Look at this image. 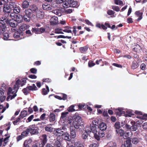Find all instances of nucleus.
<instances>
[{
  "label": "nucleus",
  "instance_id": "1",
  "mask_svg": "<svg viewBox=\"0 0 147 147\" xmlns=\"http://www.w3.org/2000/svg\"><path fill=\"white\" fill-rule=\"evenodd\" d=\"M82 118L80 115L77 113H76L74 115V132L76 135V132L80 133L82 131L83 124H81L82 122ZM75 134H74V135Z\"/></svg>",
  "mask_w": 147,
  "mask_h": 147
},
{
  "label": "nucleus",
  "instance_id": "2",
  "mask_svg": "<svg viewBox=\"0 0 147 147\" xmlns=\"http://www.w3.org/2000/svg\"><path fill=\"white\" fill-rule=\"evenodd\" d=\"M54 134L58 136H63L65 140L69 142V143H67L69 145L70 144V141L71 140V137L69 136V134L66 132L65 128L63 127L62 128H56L54 131Z\"/></svg>",
  "mask_w": 147,
  "mask_h": 147
},
{
  "label": "nucleus",
  "instance_id": "3",
  "mask_svg": "<svg viewBox=\"0 0 147 147\" xmlns=\"http://www.w3.org/2000/svg\"><path fill=\"white\" fill-rule=\"evenodd\" d=\"M98 127L99 130L98 131V134H94V137L97 140L99 141L100 138L105 136V131L107 128V125L105 123L102 122L99 124Z\"/></svg>",
  "mask_w": 147,
  "mask_h": 147
},
{
  "label": "nucleus",
  "instance_id": "4",
  "mask_svg": "<svg viewBox=\"0 0 147 147\" xmlns=\"http://www.w3.org/2000/svg\"><path fill=\"white\" fill-rule=\"evenodd\" d=\"M5 16L6 17L2 16L0 18V35L3 34L5 31L6 25L8 24L9 18H7L6 15Z\"/></svg>",
  "mask_w": 147,
  "mask_h": 147
},
{
  "label": "nucleus",
  "instance_id": "5",
  "mask_svg": "<svg viewBox=\"0 0 147 147\" xmlns=\"http://www.w3.org/2000/svg\"><path fill=\"white\" fill-rule=\"evenodd\" d=\"M18 88L16 86V85H14L13 89L11 87H9L7 91V94L8 96L7 98V100L8 101L10 100H12L16 97L17 94H16Z\"/></svg>",
  "mask_w": 147,
  "mask_h": 147
},
{
  "label": "nucleus",
  "instance_id": "6",
  "mask_svg": "<svg viewBox=\"0 0 147 147\" xmlns=\"http://www.w3.org/2000/svg\"><path fill=\"white\" fill-rule=\"evenodd\" d=\"M96 26L99 28L105 30H106L107 28V27L110 28L112 29H114L115 27V25H113L111 27L110 24L107 22H105L104 24L99 23H97L96 25Z\"/></svg>",
  "mask_w": 147,
  "mask_h": 147
},
{
  "label": "nucleus",
  "instance_id": "7",
  "mask_svg": "<svg viewBox=\"0 0 147 147\" xmlns=\"http://www.w3.org/2000/svg\"><path fill=\"white\" fill-rule=\"evenodd\" d=\"M13 2H9L7 4L4 5L3 7V12H4L5 14L8 15L11 13L12 9Z\"/></svg>",
  "mask_w": 147,
  "mask_h": 147
},
{
  "label": "nucleus",
  "instance_id": "8",
  "mask_svg": "<svg viewBox=\"0 0 147 147\" xmlns=\"http://www.w3.org/2000/svg\"><path fill=\"white\" fill-rule=\"evenodd\" d=\"M29 133L32 135H37L38 133V128L36 127L35 125H30L28 128Z\"/></svg>",
  "mask_w": 147,
  "mask_h": 147
},
{
  "label": "nucleus",
  "instance_id": "9",
  "mask_svg": "<svg viewBox=\"0 0 147 147\" xmlns=\"http://www.w3.org/2000/svg\"><path fill=\"white\" fill-rule=\"evenodd\" d=\"M45 29L43 27L40 28H32L31 31L32 32L36 34H40L43 33L45 31Z\"/></svg>",
  "mask_w": 147,
  "mask_h": 147
},
{
  "label": "nucleus",
  "instance_id": "10",
  "mask_svg": "<svg viewBox=\"0 0 147 147\" xmlns=\"http://www.w3.org/2000/svg\"><path fill=\"white\" fill-rule=\"evenodd\" d=\"M23 32L20 30H17L13 34V37L15 38L22 39L23 35Z\"/></svg>",
  "mask_w": 147,
  "mask_h": 147
},
{
  "label": "nucleus",
  "instance_id": "11",
  "mask_svg": "<svg viewBox=\"0 0 147 147\" xmlns=\"http://www.w3.org/2000/svg\"><path fill=\"white\" fill-rule=\"evenodd\" d=\"M74 116H73L72 117L70 116L68 118V121L67 122L68 123H69L70 124V125L71 126L70 127V129L71 131V134H72L73 133H72L71 132H73L74 131V129L73 128V125H74Z\"/></svg>",
  "mask_w": 147,
  "mask_h": 147
},
{
  "label": "nucleus",
  "instance_id": "12",
  "mask_svg": "<svg viewBox=\"0 0 147 147\" xmlns=\"http://www.w3.org/2000/svg\"><path fill=\"white\" fill-rule=\"evenodd\" d=\"M12 9V10H13V12L15 13L18 14L20 11V8L19 6L16 5V3L13 2Z\"/></svg>",
  "mask_w": 147,
  "mask_h": 147
},
{
  "label": "nucleus",
  "instance_id": "13",
  "mask_svg": "<svg viewBox=\"0 0 147 147\" xmlns=\"http://www.w3.org/2000/svg\"><path fill=\"white\" fill-rule=\"evenodd\" d=\"M96 126L94 125L93 124H90V127L87 126V127H88V129H89V132H92L94 134V135L96 134H98V132L96 130Z\"/></svg>",
  "mask_w": 147,
  "mask_h": 147
},
{
  "label": "nucleus",
  "instance_id": "14",
  "mask_svg": "<svg viewBox=\"0 0 147 147\" xmlns=\"http://www.w3.org/2000/svg\"><path fill=\"white\" fill-rule=\"evenodd\" d=\"M132 46L131 48L135 52L139 53L142 50V48L138 44L136 43Z\"/></svg>",
  "mask_w": 147,
  "mask_h": 147
},
{
  "label": "nucleus",
  "instance_id": "15",
  "mask_svg": "<svg viewBox=\"0 0 147 147\" xmlns=\"http://www.w3.org/2000/svg\"><path fill=\"white\" fill-rule=\"evenodd\" d=\"M17 23L15 20H9L8 24L11 27L15 28L17 26Z\"/></svg>",
  "mask_w": 147,
  "mask_h": 147
},
{
  "label": "nucleus",
  "instance_id": "16",
  "mask_svg": "<svg viewBox=\"0 0 147 147\" xmlns=\"http://www.w3.org/2000/svg\"><path fill=\"white\" fill-rule=\"evenodd\" d=\"M132 144L131 143V140L129 139L125 141L124 144H122L121 147H132Z\"/></svg>",
  "mask_w": 147,
  "mask_h": 147
},
{
  "label": "nucleus",
  "instance_id": "17",
  "mask_svg": "<svg viewBox=\"0 0 147 147\" xmlns=\"http://www.w3.org/2000/svg\"><path fill=\"white\" fill-rule=\"evenodd\" d=\"M142 140L141 138L135 137L132 138L131 141L133 144L136 145L138 144Z\"/></svg>",
  "mask_w": 147,
  "mask_h": 147
},
{
  "label": "nucleus",
  "instance_id": "18",
  "mask_svg": "<svg viewBox=\"0 0 147 147\" xmlns=\"http://www.w3.org/2000/svg\"><path fill=\"white\" fill-rule=\"evenodd\" d=\"M58 18L55 16L52 17L51 19L50 23L51 25H56L58 22Z\"/></svg>",
  "mask_w": 147,
  "mask_h": 147
},
{
  "label": "nucleus",
  "instance_id": "19",
  "mask_svg": "<svg viewBox=\"0 0 147 147\" xmlns=\"http://www.w3.org/2000/svg\"><path fill=\"white\" fill-rule=\"evenodd\" d=\"M131 131H136L137 128V125L136 122L134 121H131Z\"/></svg>",
  "mask_w": 147,
  "mask_h": 147
},
{
  "label": "nucleus",
  "instance_id": "20",
  "mask_svg": "<svg viewBox=\"0 0 147 147\" xmlns=\"http://www.w3.org/2000/svg\"><path fill=\"white\" fill-rule=\"evenodd\" d=\"M15 20L17 23H20L23 22V16L20 14L16 15V16Z\"/></svg>",
  "mask_w": 147,
  "mask_h": 147
},
{
  "label": "nucleus",
  "instance_id": "21",
  "mask_svg": "<svg viewBox=\"0 0 147 147\" xmlns=\"http://www.w3.org/2000/svg\"><path fill=\"white\" fill-rule=\"evenodd\" d=\"M43 9L46 11H49L52 9V6L49 4L45 3L42 5Z\"/></svg>",
  "mask_w": 147,
  "mask_h": 147
},
{
  "label": "nucleus",
  "instance_id": "22",
  "mask_svg": "<svg viewBox=\"0 0 147 147\" xmlns=\"http://www.w3.org/2000/svg\"><path fill=\"white\" fill-rule=\"evenodd\" d=\"M88 127H86L85 132L82 135V137L84 139H86L88 136V133L89 132V129H88Z\"/></svg>",
  "mask_w": 147,
  "mask_h": 147
},
{
  "label": "nucleus",
  "instance_id": "23",
  "mask_svg": "<svg viewBox=\"0 0 147 147\" xmlns=\"http://www.w3.org/2000/svg\"><path fill=\"white\" fill-rule=\"evenodd\" d=\"M29 26L25 24H22L19 27V30H20L23 32L27 28H29Z\"/></svg>",
  "mask_w": 147,
  "mask_h": 147
},
{
  "label": "nucleus",
  "instance_id": "24",
  "mask_svg": "<svg viewBox=\"0 0 147 147\" xmlns=\"http://www.w3.org/2000/svg\"><path fill=\"white\" fill-rule=\"evenodd\" d=\"M116 134L118 136H119L121 137H123L124 134V131L121 129H116L115 130Z\"/></svg>",
  "mask_w": 147,
  "mask_h": 147
},
{
  "label": "nucleus",
  "instance_id": "25",
  "mask_svg": "<svg viewBox=\"0 0 147 147\" xmlns=\"http://www.w3.org/2000/svg\"><path fill=\"white\" fill-rule=\"evenodd\" d=\"M88 46L86 45L85 46L80 47L79 48L80 52L82 53H86L88 49Z\"/></svg>",
  "mask_w": 147,
  "mask_h": 147
},
{
  "label": "nucleus",
  "instance_id": "26",
  "mask_svg": "<svg viewBox=\"0 0 147 147\" xmlns=\"http://www.w3.org/2000/svg\"><path fill=\"white\" fill-rule=\"evenodd\" d=\"M135 14L138 17H139L137 20V21H140L142 19L143 13L140 12V11H136L135 12Z\"/></svg>",
  "mask_w": 147,
  "mask_h": 147
},
{
  "label": "nucleus",
  "instance_id": "27",
  "mask_svg": "<svg viewBox=\"0 0 147 147\" xmlns=\"http://www.w3.org/2000/svg\"><path fill=\"white\" fill-rule=\"evenodd\" d=\"M87 106L88 105L84 104H82L81 105L79 104L78 105V109L76 110L74 109V111H77L78 109L79 110H81L82 109H86L87 108Z\"/></svg>",
  "mask_w": 147,
  "mask_h": 147
},
{
  "label": "nucleus",
  "instance_id": "28",
  "mask_svg": "<svg viewBox=\"0 0 147 147\" xmlns=\"http://www.w3.org/2000/svg\"><path fill=\"white\" fill-rule=\"evenodd\" d=\"M115 113L117 115L121 116L122 114V109L121 108H119L118 109H115L114 110Z\"/></svg>",
  "mask_w": 147,
  "mask_h": 147
},
{
  "label": "nucleus",
  "instance_id": "29",
  "mask_svg": "<svg viewBox=\"0 0 147 147\" xmlns=\"http://www.w3.org/2000/svg\"><path fill=\"white\" fill-rule=\"evenodd\" d=\"M71 28L70 27L66 26L63 28V29H62V31L64 32L68 33H71Z\"/></svg>",
  "mask_w": 147,
  "mask_h": 147
},
{
  "label": "nucleus",
  "instance_id": "30",
  "mask_svg": "<svg viewBox=\"0 0 147 147\" xmlns=\"http://www.w3.org/2000/svg\"><path fill=\"white\" fill-rule=\"evenodd\" d=\"M53 12L59 16H61L62 11L61 9H56L53 11Z\"/></svg>",
  "mask_w": 147,
  "mask_h": 147
},
{
  "label": "nucleus",
  "instance_id": "31",
  "mask_svg": "<svg viewBox=\"0 0 147 147\" xmlns=\"http://www.w3.org/2000/svg\"><path fill=\"white\" fill-rule=\"evenodd\" d=\"M36 15L38 18L41 19L44 16V13L42 11H38L36 13Z\"/></svg>",
  "mask_w": 147,
  "mask_h": 147
},
{
  "label": "nucleus",
  "instance_id": "32",
  "mask_svg": "<svg viewBox=\"0 0 147 147\" xmlns=\"http://www.w3.org/2000/svg\"><path fill=\"white\" fill-rule=\"evenodd\" d=\"M138 65L137 62L136 61H133L131 64V68L132 69H135L138 67Z\"/></svg>",
  "mask_w": 147,
  "mask_h": 147
},
{
  "label": "nucleus",
  "instance_id": "33",
  "mask_svg": "<svg viewBox=\"0 0 147 147\" xmlns=\"http://www.w3.org/2000/svg\"><path fill=\"white\" fill-rule=\"evenodd\" d=\"M47 136L46 134H43L41 136L42 138L41 139V141L46 144L47 140Z\"/></svg>",
  "mask_w": 147,
  "mask_h": 147
},
{
  "label": "nucleus",
  "instance_id": "34",
  "mask_svg": "<svg viewBox=\"0 0 147 147\" xmlns=\"http://www.w3.org/2000/svg\"><path fill=\"white\" fill-rule=\"evenodd\" d=\"M28 88L30 91L36 90L37 88L34 84H33L32 86H28Z\"/></svg>",
  "mask_w": 147,
  "mask_h": 147
},
{
  "label": "nucleus",
  "instance_id": "35",
  "mask_svg": "<svg viewBox=\"0 0 147 147\" xmlns=\"http://www.w3.org/2000/svg\"><path fill=\"white\" fill-rule=\"evenodd\" d=\"M45 130L48 132H51L53 131V128L50 125H48L46 126L45 128Z\"/></svg>",
  "mask_w": 147,
  "mask_h": 147
},
{
  "label": "nucleus",
  "instance_id": "36",
  "mask_svg": "<svg viewBox=\"0 0 147 147\" xmlns=\"http://www.w3.org/2000/svg\"><path fill=\"white\" fill-rule=\"evenodd\" d=\"M22 6L24 9L27 8L29 6V2L27 1H24L22 3Z\"/></svg>",
  "mask_w": 147,
  "mask_h": 147
},
{
  "label": "nucleus",
  "instance_id": "37",
  "mask_svg": "<svg viewBox=\"0 0 147 147\" xmlns=\"http://www.w3.org/2000/svg\"><path fill=\"white\" fill-rule=\"evenodd\" d=\"M27 114V111L26 110H23L21 112L19 116L21 118H23L26 116Z\"/></svg>",
  "mask_w": 147,
  "mask_h": 147
},
{
  "label": "nucleus",
  "instance_id": "38",
  "mask_svg": "<svg viewBox=\"0 0 147 147\" xmlns=\"http://www.w3.org/2000/svg\"><path fill=\"white\" fill-rule=\"evenodd\" d=\"M24 12L25 13V15H27L30 17H31L32 14L33 13L31 11V10L29 9H25Z\"/></svg>",
  "mask_w": 147,
  "mask_h": 147
},
{
  "label": "nucleus",
  "instance_id": "39",
  "mask_svg": "<svg viewBox=\"0 0 147 147\" xmlns=\"http://www.w3.org/2000/svg\"><path fill=\"white\" fill-rule=\"evenodd\" d=\"M49 121L50 122L54 121L55 119V115L53 113H51L49 115Z\"/></svg>",
  "mask_w": 147,
  "mask_h": 147
},
{
  "label": "nucleus",
  "instance_id": "40",
  "mask_svg": "<svg viewBox=\"0 0 147 147\" xmlns=\"http://www.w3.org/2000/svg\"><path fill=\"white\" fill-rule=\"evenodd\" d=\"M14 12L13 13L11 12V13H9V15L7 14L6 16L7 17H9L10 18H11L12 19L11 20H15L16 16V14Z\"/></svg>",
  "mask_w": 147,
  "mask_h": 147
},
{
  "label": "nucleus",
  "instance_id": "41",
  "mask_svg": "<svg viewBox=\"0 0 147 147\" xmlns=\"http://www.w3.org/2000/svg\"><path fill=\"white\" fill-rule=\"evenodd\" d=\"M38 8L35 5H31L30 8L29 9L31 10V11L33 13L35 12L37 9Z\"/></svg>",
  "mask_w": 147,
  "mask_h": 147
},
{
  "label": "nucleus",
  "instance_id": "42",
  "mask_svg": "<svg viewBox=\"0 0 147 147\" xmlns=\"http://www.w3.org/2000/svg\"><path fill=\"white\" fill-rule=\"evenodd\" d=\"M31 18V17L25 15L23 16V20L25 22H30Z\"/></svg>",
  "mask_w": 147,
  "mask_h": 147
},
{
  "label": "nucleus",
  "instance_id": "43",
  "mask_svg": "<svg viewBox=\"0 0 147 147\" xmlns=\"http://www.w3.org/2000/svg\"><path fill=\"white\" fill-rule=\"evenodd\" d=\"M74 147H84V146L80 142H78L74 144Z\"/></svg>",
  "mask_w": 147,
  "mask_h": 147
},
{
  "label": "nucleus",
  "instance_id": "44",
  "mask_svg": "<svg viewBox=\"0 0 147 147\" xmlns=\"http://www.w3.org/2000/svg\"><path fill=\"white\" fill-rule=\"evenodd\" d=\"M29 131L28 130V128L26 129V130L24 131L21 134V135L24 138L25 137L27 136L29 134Z\"/></svg>",
  "mask_w": 147,
  "mask_h": 147
},
{
  "label": "nucleus",
  "instance_id": "45",
  "mask_svg": "<svg viewBox=\"0 0 147 147\" xmlns=\"http://www.w3.org/2000/svg\"><path fill=\"white\" fill-rule=\"evenodd\" d=\"M1 35H3V38L4 40H10L9 39L8 40V38L9 37V34L7 33H4L3 34H1Z\"/></svg>",
  "mask_w": 147,
  "mask_h": 147
},
{
  "label": "nucleus",
  "instance_id": "46",
  "mask_svg": "<svg viewBox=\"0 0 147 147\" xmlns=\"http://www.w3.org/2000/svg\"><path fill=\"white\" fill-rule=\"evenodd\" d=\"M55 145L56 146V147H60L61 146V143L58 140V138H57L56 140H55L54 142Z\"/></svg>",
  "mask_w": 147,
  "mask_h": 147
},
{
  "label": "nucleus",
  "instance_id": "47",
  "mask_svg": "<svg viewBox=\"0 0 147 147\" xmlns=\"http://www.w3.org/2000/svg\"><path fill=\"white\" fill-rule=\"evenodd\" d=\"M114 127L116 129H118L121 127L120 123L119 122H117L114 125Z\"/></svg>",
  "mask_w": 147,
  "mask_h": 147
},
{
  "label": "nucleus",
  "instance_id": "48",
  "mask_svg": "<svg viewBox=\"0 0 147 147\" xmlns=\"http://www.w3.org/2000/svg\"><path fill=\"white\" fill-rule=\"evenodd\" d=\"M114 3L116 5H123V1L120 0H114Z\"/></svg>",
  "mask_w": 147,
  "mask_h": 147
},
{
  "label": "nucleus",
  "instance_id": "49",
  "mask_svg": "<svg viewBox=\"0 0 147 147\" xmlns=\"http://www.w3.org/2000/svg\"><path fill=\"white\" fill-rule=\"evenodd\" d=\"M112 9L118 12L119 11L120 9L119 7L117 6L112 5Z\"/></svg>",
  "mask_w": 147,
  "mask_h": 147
},
{
  "label": "nucleus",
  "instance_id": "50",
  "mask_svg": "<svg viewBox=\"0 0 147 147\" xmlns=\"http://www.w3.org/2000/svg\"><path fill=\"white\" fill-rule=\"evenodd\" d=\"M22 91L24 94L26 95L28 94L30 92V91L27 87V88L23 89L22 90Z\"/></svg>",
  "mask_w": 147,
  "mask_h": 147
},
{
  "label": "nucleus",
  "instance_id": "51",
  "mask_svg": "<svg viewBox=\"0 0 147 147\" xmlns=\"http://www.w3.org/2000/svg\"><path fill=\"white\" fill-rule=\"evenodd\" d=\"M62 31V29H60L59 28H57L55 30V32L57 34H63V32H61Z\"/></svg>",
  "mask_w": 147,
  "mask_h": 147
},
{
  "label": "nucleus",
  "instance_id": "52",
  "mask_svg": "<svg viewBox=\"0 0 147 147\" xmlns=\"http://www.w3.org/2000/svg\"><path fill=\"white\" fill-rule=\"evenodd\" d=\"M95 65V63L92 61L90 60L88 62V66L89 67H91Z\"/></svg>",
  "mask_w": 147,
  "mask_h": 147
},
{
  "label": "nucleus",
  "instance_id": "53",
  "mask_svg": "<svg viewBox=\"0 0 147 147\" xmlns=\"http://www.w3.org/2000/svg\"><path fill=\"white\" fill-rule=\"evenodd\" d=\"M68 113V112L67 111L62 113L61 118V119H63L65 118Z\"/></svg>",
  "mask_w": 147,
  "mask_h": 147
},
{
  "label": "nucleus",
  "instance_id": "54",
  "mask_svg": "<svg viewBox=\"0 0 147 147\" xmlns=\"http://www.w3.org/2000/svg\"><path fill=\"white\" fill-rule=\"evenodd\" d=\"M27 78H23L22 80L21 81V86H22L24 85L26 83V81L27 80Z\"/></svg>",
  "mask_w": 147,
  "mask_h": 147
},
{
  "label": "nucleus",
  "instance_id": "55",
  "mask_svg": "<svg viewBox=\"0 0 147 147\" xmlns=\"http://www.w3.org/2000/svg\"><path fill=\"white\" fill-rule=\"evenodd\" d=\"M62 6L64 8H67V7H70V4L68 3V2H65V3H63L62 4Z\"/></svg>",
  "mask_w": 147,
  "mask_h": 147
},
{
  "label": "nucleus",
  "instance_id": "56",
  "mask_svg": "<svg viewBox=\"0 0 147 147\" xmlns=\"http://www.w3.org/2000/svg\"><path fill=\"white\" fill-rule=\"evenodd\" d=\"M68 112H73L74 111V105H72L69 107L67 109Z\"/></svg>",
  "mask_w": 147,
  "mask_h": 147
},
{
  "label": "nucleus",
  "instance_id": "57",
  "mask_svg": "<svg viewBox=\"0 0 147 147\" xmlns=\"http://www.w3.org/2000/svg\"><path fill=\"white\" fill-rule=\"evenodd\" d=\"M71 38V36H65L64 35H59L57 36V38H67L68 39H70Z\"/></svg>",
  "mask_w": 147,
  "mask_h": 147
},
{
  "label": "nucleus",
  "instance_id": "58",
  "mask_svg": "<svg viewBox=\"0 0 147 147\" xmlns=\"http://www.w3.org/2000/svg\"><path fill=\"white\" fill-rule=\"evenodd\" d=\"M34 117V115H32L29 117L26 120L27 122H30Z\"/></svg>",
  "mask_w": 147,
  "mask_h": 147
},
{
  "label": "nucleus",
  "instance_id": "59",
  "mask_svg": "<svg viewBox=\"0 0 147 147\" xmlns=\"http://www.w3.org/2000/svg\"><path fill=\"white\" fill-rule=\"evenodd\" d=\"M21 118L19 116L13 122V123L14 125H17V123L20 120Z\"/></svg>",
  "mask_w": 147,
  "mask_h": 147
},
{
  "label": "nucleus",
  "instance_id": "60",
  "mask_svg": "<svg viewBox=\"0 0 147 147\" xmlns=\"http://www.w3.org/2000/svg\"><path fill=\"white\" fill-rule=\"evenodd\" d=\"M14 85H16V86L18 88V87L21 86V81L19 79L16 82V84Z\"/></svg>",
  "mask_w": 147,
  "mask_h": 147
},
{
  "label": "nucleus",
  "instance_id": "61",
  "mask_svg": "<svg viewBox=\"0 0 147 147\" xmlns=\"http://www.w3.org/2000/svg\"><path fill=\"white\" fill-rule=\"evenodd\" d=\"M115 13V12L114 11L111 10H109L107 11V13L109 15H113Z\"/></svg>",
  "mask_w": 147,
  "mask_h": 147
},
{
  "label": "nucleus",
  "instance_id": "62",
  "mask_svg": "<svg viewBox=\"0 0 147 147\" xmlns=\"http://www.w3.org/2000/svg\"><path fill=\"white\" fill-rule=\"evenodd\" d=\"M54 96V97L55 98H57L58 99H59V100H62V97L61 96H57V95H55V96L54 94H51V95H50L49 96V98H50V97L51 96Z\"/></svg>",
  "mask_w": 147,
  "mask_h": 147
},
{
  "label": "nucleus",
  "instance_id": "63",
  "mask_svg": "<svg viewBox=\"0 0 147 147\" xmlns=\"http://www.w3.org/2000/svg\"><path fill=\"white\" fill-rule=\"evenodd\" d=\"M31 73L36 74L37 73V69L35 68H32L30 70Z\"/></svg>",
  "mask_w": 147,
  "mask_h": 147
},
{
  "label": "nucleus",
  "instance_id": "64",
  "mask_svg": "<svg viewBox=\"0 0 147 147\" xmlns=\"http://www.w3.org/2000/svg\"><path fill=\"white\" fill-rule=\"evenodd\" d=\"M49 92H48V90H46L45 88H43L42 89V93L43 95H47Z\"/></svg>",
  "mask_w": 147,
  "mask_h": 147
}]
</instances>
